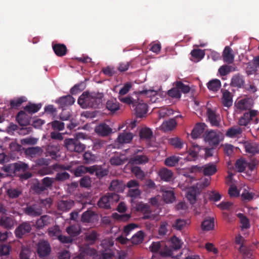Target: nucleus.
I'll list each match as a JSON object with an SVG mask.
<instances>
[{
  "mask_svg": "<svg viewBox=\"0 0 259 259\" xmlns=\"http://www.w3.org/2000/svg\"><path fill=\"white\" fill-rule=\"evenodd\" d=\"M103 98L102 93L85 91L78 98L77 103L83 109H96L102 104Z\"/></svg>",
  "mask_w": 259,
  "mask_h": 259,
  "instance_id": "1",
  "label": "nucleus"
},
{
  "mask_svg": "<svg viewBox=\"0 0 259 259\" xmlns=\"http://www.w3.org/2000/svg\"><path fill=\"white\" fill-rule=\"evenodd\" d=\"M85 135L83 133H78L74 138H68L64 140V143L66 149L70 152L76 153L82 152L85 149V145L80 141V139H85Z\"/></svg>",
  "mask_w": 259,
  "mask_h": 259,
  "instance_id": "2",
  "label": "nucleus"
},
{
  "mask_svg": "<svg viewBox=\"0 0 259 259\" xmlns=\"http://www.w3.org/2000/svg\"><path fill=\"white\" fill-rule=\"evenodd\" d=\"M119 198V195L116 193H107L100 197L97 205L100 208L110 209L118 202Z\"/></svg>",
  "mask_w": 259,
  "mask_h": 259,
  "instance_id": "3",
  "label": "nucleus"
},
{
  "mask_svg": "<svg viewBox=\"0 0 259 259\" xmlns=\"http://www.w3.org/2000/svg\"><path fill=\"white\" fill-rule=\"evenodd\" d=\"M151 252L157 253L159 252L160 254L162 256H172V250L169 247L160 242H153L149 247Z\"/></svg>",
  "mask_w": 259,
  "mask_h": 259,
  "instance_id": "4",
  "label": "nucleus"
},
{
  "mask_svg": "<svg viewBox=\"0 0 259 259\" xmlns=\"http://www.w3.org/2000/svg\"><path fill=\"white\" fill-rule=\"evenodd\" d=\"M204 139L210 145L217 146L221 141L220 133L214 130L207 131L204 135Z\"/></svg>",
  "mask_w": 259,
  "mask_h": 259,
  "instance_id": "5",
  "label": "nucleus"
},
{
  "mask_svg": "<svg viewBox=\"0 0 259 259\" xmlns=\"http://www.w3.org/2000/svg\"><path fill=\"white\" fill-rule=\"evenodd\" d=\"M257 111L255 110H250L249 112H245L239 118L238 124L240 126H246L250 121L253 120L255 121V123H257Z\"/></svg>",
  "mask_w": 259,
  "mask_h": 259,
  "instance_id": "6",
  "label": "nucleus"
},
{
  "mask_svg": "<svg viewBox=\"0 0 259 259\" xmlns=\"http://www.w3.org/2000/svg\"><path fill=\"white\" fill-rule=\"evenodd\" d=\"M32 227L30 222H23L16 228L15 230V236L18 238H22L24 235L29 233Z\"/></svg>",
  "mask_w": 259,
  "mask_h": 259,
  "instance_id": "7",
  "label": "nucleus"
},
{
  "mask_svg": "<svg viewBox=\"0 0 259 259\" xmlns=\"http://www.w3.org/2000/svg\"><path fill=\"white\" fill-rule=\"evenodd\" d=\"M51 251L49 243L46 240H40L37 245V252L40 257L48 256Z\"/></svg>",
  "mask_w": 259,
  "mask_h": 259,
  "instance_id": "8",
  "label": "nucleus"
},
{
  "mask_svg": "<svg viewBox=\"0 0 259 259\" xmlns=\"http://www.w3.org/2000/svg\"><path fill=\"white\" fill-rule=\"evenodd\" d=\"M24 211L26 214L32 217L39 216L42 213V207L38 203L27 205Z\"/></svg>",
  "mask_w": 259,
  "mask_h": 259,
  "instance_id": "9",
  "label": "nucleus"
},
{
  "mask_svg": "<svg viewBox=\"0 0 259 259\" xmlns=\"http://www.w3.org/2000/svg\"><path fill=\"white\" fill-rule=\"evenodd\" d=\"M133 107L134 108L136 116L138 117H143L147 112L148 106L146 103L140 99L136 100Z\"/></svg>",
  "mask_w": 259,
  "mask_h": 259,
  "instance_id": "10",
  "label": "nucleus"
},
{
  "mask_svg": "<svg viewBox=\"0 0 259 259\" xmlns=\"http://www.w3.org/2000/svg\"><path fill=\"white\" fill-rule=\"evenodd\" d=\"M46 156H50L52 159H56L59 155L58 152L60 151V146L57 142H52L47 146Z\"/></svg>",
  "mask_w": 259,
  "mask_h": 259,
  "instance_id": "11",
  "label": "nucleus"
},
{
  "mask_svg": "<svg viewBox=\"0 0 259 259\" xmlns=\"http://www.w3.org/2000/svg\"><path fill=\"white\" fill-rule=\"evenodd\" d=\"M193 170L202 171L204 175L210 176L215 173L217 167L213 163H209L202 167L195 166L193 167Z\"/></svg>",
  "mask_w": 259,
  "mask_h": 259,
  "instance_id": "12",
  "label": "nucleus"
},
{
  "mask_svg": "<svg viewBox=\"0 0 259 259\" xmlns=\"http://www.w3.org/2000/svg\"><path fill=\"white\" fill-rule=\"evenodd\" d=\"M137 209L143 214L142 217L143 220L154 219L153 215L152 214V211L148 204L142 203H139L137 206Z\"/></svg>",
  "mask_w": 259,
  "mask_h": 259,
  "instance_id": "13",
  "label": "nucleus"
},
{
  "mask_svg": "<svg viewBox=\"0 0 259 259\" xmlns=\"http://www.w3.org/2000/svg\"><path fill=\"white\" fill-rule=\"evenodd\" d=\"M95 131L99 136L106 137L112 132V130L106 123H101L95 127Z\"/></svg>",
  "mask_w": 259,
  "mask_h": 259,
  "instance_id": "14",
  "label": "nucleus"
},
{
  "mask_svg": "<svg viewBox=\"0 0 259 259\" xmlns=\"http://www.w3.org/2000/svg\"><path fill=\"white\" fill-rule=\"evenodd\" d=\"M207 115L208 120L213 126L219 127L220 125V117L219 115L215 113V112L211 109L208 108L207 109Z\"/></svg>",
  "mask_w": 259,
  "mask_h": 259,
  "instance_id": "15",
  "label": "nucleus"
},
{
  "mask_svg": "<svg viewBox=\"0 0 259 259\" xmlns=\"http://www.w3.org/2000/svg\"><path fill=\"white\" fill-rule=\"evenodd\" d=\"M16 120L21 126H26L29 124V117L23 110L19 111L16 115Z\"/></svg>",
  "mask_w": 259,
  "mask_h": 259,
  "instance_id": "16",
  "label": "nucleus"
},
{
  "mask_svg": "<svg viewBox=\"0 0 259 259\" xmlns=\"http://www.w3.org/2000/svg\"><path fill=\"white\" fill-rule=\"evenodd\" d=\"M74 201L71 199L61 200L58 203V209L62 211L69 210L74 205Z\"/></svg>",
  "mask_w": 259,
  "mask_h": 259,
  "instance_id": "17",
  "label": "nucleus"
},
{
  "mask_svg": "<svg viewBox=\"0 0 259 259\" xmlns=\"http://www.w3.org/2000/svg\"><path fill=\"white\" fill-rule=\"evenodd\" d=\"M222 56L224 62L228 64L233 63L234 61V56L232 53V49L229 46H226L225 48Z\"/></svg>",
  "mask_w": 259,
  "mask_h": 259,
  "instance_id": "18",
  "label": "nucleus"
},
{
  "mask_svg": "<svg viewBox=\"0 0 259 259\" xmlns=\"http://www.w3.org/2000/svg\"><path fill=\"white\" fill-rule=\"evenodd\" d=\"M222 102L225 107H230L232 105L233 99L231 93L227 90H222Z\"/></svg>",
  "mask_w": 259,
  "mask_h": 259,
  "instance_id": "19",
  "label": "nucleus"
},
{
  "mask_svg": "<svg viewBox=\"0 0 259 259\" xmlns=\"http://www.w3.org/2000/svg\"><path fill=\"white\" fill-rule=\"evenodd\" d=\"M43 152V150L40 147H31L26 148L24 150L25 154L32 158L40 156Z\"/></svg>",
  "mask_w": 259,
  "mask_h": 259,
  "instance_id": "20",
  "label": "nucleus"
},
{
  "mask_svg": "<svg viewBox=\"0 0 259 259\" xmlns=\"http://www.w3.org/2000/svg\"><path fill=\"white\" fill-rule=\"evenodd\" d=\"M245 83V80L243 76L240 74H235L233 76L230 85L232 87L241 88H243Z\"/></svg>",
  "mask_w": 259,
  "mask_h": 259,
  "instance_id": "21",
  "label": "nucleus"
},
{
  "mask_svg": "<svg viewBox=\"0 0 259 259\" xmlns=\"http://www.w3.org/2000/svg\"><path fill=\"white\" fill-rule=\"evenodd\" d=\"M206 125L204 123H197L191 132V136L193 139H197L201 135L205 130Z\"/></svg>",
  "mask_w": 259,
  "mask_h": 259,
  "instance_id": "22",
  "label": "nucleus"
},
{
  "mask_svg": "<svg viewBox=\"0 0 259 259\" xmlns=\"http://www.w3.org/2000/svg\"><path fill=\"white\" fill-rule=\"evenodd\" d=\"M52 48L54 53L58 57L65 56L67 52L66 46L62 44H53Z\"/></svg>",
  "mask_w": 259,
  "mask_h": 259,
  "instance_id": "23",
  "label": "nucleus"
},
{
  "mask_svg": "<svg viewBox=\"0 0 259 259\" xmlns=\"http://www.w3.org/2000/svg\"><path fill=\"white\" fill-rule=\"evenodd\" d=\"M75 99L71 95H67L62 97L58 100V103L62 108L68 106H71L74 104Z\"/></svg>",
  "mask_w": 259,
  "mask_h": 259,
  "instance_id": "24",
  "label": "nucleus"
},
{
  "mask_svg": "<svg viewBox=\"0 0 259 259\" xmlns=\"http://www.w3.org/2000/svg\"><path fill=\"white\" fill-rule=\"evenodd\" d=\"M127 160V158L124 154H117L111 158L110 162L112 165H120L125 163Z\"/></svg>",
  "mask_w": 259,
  "mask_h": 259,
  "instance_id": "25",
  "label": "nucleus"
},
{
  "mask_svg": "<svg viewBox=\"0 0 259 259\" xmlns=\"http://www.w3.org/2000/svg\"><path fill=\"white\" fill-rule=\"evenodd\" d=\"M148 161L149 158L145 155H137L130 160V163L133 164H144Z\"/></svg>",
  "mask_w": 259,
  "mask_h": 259,
  "instance_id": "26",
  "label": "nucleus"
},
{
  "mask_svg": "<svg viewBox=\"0 0 259 259\" xmlns=\"http://www.w3.org/2000/svg\"><path fill=\"white\" fill-rule=\"evenodd\" d=\"M133 138V135L131 133L124 132L120 133L117 140L120 144L130 143Z\"/></svg>",
  "mask_w": 259,
  "mask_h": 259,
  "instance_id": "27",
  "label": "nucleus"
},
{
  "mask_svg": "<svg viewBox=\"0 0 259 259\" xmlns=\"http://www.w3.org/2000/svg\"><path fill=\"white\" fill-rule=\"evenodd\" d=\"M106 107L111 114L114 113L120 109L119 103L115 99L108 100L106 102Z\"/></svg>",
  "mask_w": 259,
  "mask_h": 259,
  "instance_id": "28",
  "label": "nucleus"
},
{
  "mask_svg": "<svg viewBox=\"0 0 259 259\" xmlns=\"http://www.w3.org/2000/svg\"><path fill=\"white\" fill-rule=\"evenodd\" d=\"M162 192V196L164 201L166 203L173 202L176 198L174 191L172 190L163 189Z\"/></svg>",
  "mask_w": 259,
  "mask_h": 259,
  "instance_id": "29",
  "label": "nucleus"
},
{
  "mask_svg": "<svg viewBox=\"0 0 259 259\" xmlns=\"http://www.w3.org/2000/svg\"><path fill=\"white\" fill-rule=\"evenodd\" d=\"M242 133L241 127L237 126H233L229 128L226 133L227 137L234 138L238 137Z\"/></svg>",
  "mask_w": 259,
  "mask_h": 259,
  "instance_id": "30",
  "label": "nucleus"
},
{
  "mask_svg": "<svg viewBox=\"0 0 259 259\" xmlns=\"http://www.w3.org/2000/svg\"><path fill=\"white\" fill-rule=\"evenodd\" d=\"M14 225V221L12 218L4 216L0 219V226L7 229H11Z\"/></svg>",
  "mask_w": 259,
  "mask_h": 259,
  "instance_id": "31",
  "label": "nucleus"
},
{
  "mask_svg": "<svg viewBox=\"0 0 259 259\" xmlns=\"http://www.w3.org/2000/svg\"><path fill=\"white\" fill-rule=\"evenodd\" d=\"M52 220L51 217L47 215H44L40 217V218L38 219L36 222L37 228L38 229H42L44 228L45 226H48L51 223Z\"/></svg>",
  "mask_w": 259,
  "mask_h": 259,
  "instance_id": "32",
  "label": "nucleus"
},
{
  "mask_svg": "<svg viewBox=\"0 0 259 259\" xmlns=\"http://www.w3.org/2000/svg\"><path fill=\"white\" fill-rule=\"evenodd\" d=\"M244 147L246 152L253 155L259 153V148L258 145L255 143L245 142L244 143Z\"/></svg>",
  "mask_w": 259,
  "mask_h": 259,
  "instance_id": "33",
  "label": "nucleus"
},
{
  "mask_svg": "<svg viewBox=\"0 0 259 259\" xmlns=\"http://www.w3.org/2000/svg\"><path fill=\"white\" fill-rule=\"evenodd\" d=\"M159 176L162 180L169 182L172 179L173 174L171 170L166 168H163L159 170Z\"/></svg>",
  "mask_w": 259,
  "mask_h": 259,
  "instance_id": "34",
  "label": "nucleus"
},
{
  "mask_svg": "<svg viewBox=\"0 0 259 259\" xmlns=\"http://www.w3.org/2000/svg\"><path fill=\"white\" fill-rule=\"evenodd\" d=\"M96 214L92 210H88L84 212L81 218V221L83 223H90L93 222Z\"/></svg>",
  "mask_w": 259,
  "mask_h": 259,
  "instance_id": "35",
  "label": "nucleus"
},
{
  "mask_svg": "<svg viewBox=\"0 0 259 259\" xmlns=\"http://www.w3.org/2000/svg\"><path fill=\"white\" fill-rule=\"evenodd\" d=\"M177 123L175 119H171L162 123L161 127L164 132L172 131L176 126Z\"/></svg>",
  "mask_w": 259,
  "mask_h": 259,
  "instance_id": "36",
  "label": "nucleus"
},
{
  "mask_svg": "<svg viewBox=\"0 0 259 259\" xmlns=\"http://www.w3.org/2000/svg\"><path fill=\"white\" fill-rule=\"evenodd\" d=\"M207 87L210 91L217 92L221 87V81L218 79H212L207 83Z\"/></svg>",
  "mask_w": 259,
  "mask_h": 259,
  "instance_id": "37",
  "label": "nucleus"
},
{
  "mask_svg": "<svg viewBox=\"0 0 259 259\" xmlns=\"http://www.w3.org/2000/svg\"><path fill=\"white\" fill-rule=\"evenodd\" d=\"M144 237V234L143 232L139 231L132 236L130 240L131 243L134 245L140 244L143 242Z\"/></svg>",
  "mask_w": 259,
  "mask_h": 259,
  "instance_id": "38",
  "label": "nucleus"
},
{
  "mask_svg": "<svg viewBox=\"0 0 259 259\" xmlns=\"http://www.w3.org/2000/svg\"><path fill=\"white\" fill-rule=\"evenodd\" d=\"M139 135L141 139L150 140L153 135L152 131L148 127L142 128L139 132Z\"/></svg>",
  "mask_w": 259,
  "mask_h": 259,
  "instance_id": "39",
  "label": "nucleus"
},
{
  "mask_svg": "<svg viewBox=\"0 0 259 259\" xmlns=\"http://www.w3.org/2000/svg\"><path fill=\"white\" fill-rule=\"evenodd\" d=\"M83 163L89 164L95 161L96 156L91 152L86 151L83 155Z\"/></svg>",
  "mask_w": 259,
  "mask_h": 259,
  "instance_id": "40",
  "label": "nucleus"
},
{
  "mask_svg": "<svg viewBox=\"0 0 259 259\" xmlns=\"http://www.w3.org/2000/svg\"><path fill=\"white\" fill-rule=\"evenodd\" d=\"M214 221L213 218H209L202 222L201 228L203 230L209 231L213 229Z\"/></svg>",
  "mask_w": 259,
  "mask_h": 259,
  "instance_id": "41",
  "label": "nucleus"
},
{
  "mask_svg": "<svg viewBox=\"0 0 259 259\" xmlns=\"http://www.w3.org/2000/svg\"><path fill=\"white\" fill-rule=\"evenodd\" d=\"M197 190L194 188H191L187 192L186 197L192 204L196 201Z\"/></svg>",
  "mask_w": 259,
  "mask_h": 259,
  "instance_id": "42",
  "label": "nucleus"
},
{
  "mask_svg": "<svg viewBox=\"0 0 259 259\" xmlns=\"http://www.w3.org/2000/svg\"><path fill=\"white\" fill-rule=\"evenodd\" d=\"M110 190H113L117 192L123 191V185L121 181L119 180H113L109 186Z\"/></svg>",
  "mask_w": 259,
  "mask_h": 259,
  "instance_id": "43",
  "label": "nucleus"
},
{
  "mask_svg": "<svg viewBox=\"0 0 259 259\" xmlns=\"http://www.w3.org/2000/svg\"><path fill=\"white\" fill-rule=\"evenodd\" d=\"M170 246L169 247L172 251L177 250L180 249L182 247V242L180 239L176 236H173L170 239Z\"/></svg>",
  "mask_w": 259,
  "mask_h": 259,
  "instance_id": "44",
  "label": "nucleus"
},
{
  "mask_svg": "<svg viewBox=\"0 0 259 259\" xmlns=\"http://www.w3.org/2000/svg\"><path fill=\"white\" fill-rule=\"evenodd\" d=\"M114 241L113 239L110 238H105L101 241L100 246L102 247V250H107L111 249L112 247L114 245Z\"/></svg>",
  "mask_w": 259,
  "mask_h": 259,
  "instance_id": "45",
  "label": "nucleus"
},
{
  "mask_svg": "<svg viewBox=\"0 0 259 259\" xmlns=\"http://www.w3.org/2000/svg\"><path fill=\"white\" fill-rule=\"evenodd\" d=\"M41 106V104L30 103L24 107V110L29 113H35L40 109Z\"/></svg>",
  "mask_w": 259,
  "mask_h": 259,
  "instance_id": "46",
  "label": "nucleus"
},
{
  "mask_svg": "<svg viewBox=\"0 0 259 259\" xmlns=\"http://www.w3.org/2000/svg\"><path fill=\"white\" fill-rule=\"evenodd\" d=\"M168 141L172 146L179 149H182L184 144L183 141L178 137L170 138Z\"/></svg>",
  "mask_w": 259,
  "mask_h": 259,
  "instance_id": "47",
  "label": "nucleus"
},
{
  "mask_svg": "<svg viewBox=\"0 0 259 259\" xmlns=\"http://www.w3.org/2000/svg\"><path fill=\"white\" fill-rule=\"evenodd\" d=\"M22 192L20 189L10 188L7 190V194L10 198H17L21 194Z\"/></svg>",
  "mask_w": 259,
  "mask_h": 259,
  "instance_id": "48",
  "label": "nucleus"
},
{
  "mask_svg": "<svg viewBox=\"0 0 259 259\" xmlns=\"http://www.w3.org/2000/svg\"><path fill=\"white\" fill-rule=\"evenodd\" d=\"M179 160L180 158L179 157L172 156L166 158L165 160L164 163L168 166H175L178 163Z\"/></svg>",
  "mask_w": 259,
  "mask_h": 259,
  "instance_id": "49",
  "label": "nucleus"
},
{
  "mask_svg": "<svg viewBox=\"0 0 259 259\" xmlns=\"http://www.w3.org/2000/svg\"><path fill=\"white\" fill-rule=\"evenodd\" d=\"M131 170L137 179L143 180L145 178V173L140 167L138 166H134L132 168Z\"/></svg>",
  "mask_w": 259,
  "mask_h": 259,
  "instance_id": "50",
  "label": "nucleus"
},
{
  "mask_svg": "<svg viewBox=\"0 0 259 259\" xmlns=\"http://www.w3.org/2000/svg\"><path fill=\"white\" fill-rule=\"evenodd\" d=\"M106 141L100 139H94L93 140V150H99L105 146Z\"/></svg>",
  "mask_w": 259,
  "mask_h": 259,
  "instance_id": "51",
  "label": "nucleus"
},
{
  "mask_svg": "<svg viewBox=\"0 0 259 259\" xmlns=\"http://www.w3.org/2000/svg\"><path fill=\"white\" fill-rule=\"evenodd\" d=\"M92 180L88 176H85L82 177L79 181L80 186L82 188H88L91 187Z\"/></svg>",
  "mask_w": 259,
  "mask_h": 259,
  "instance_id": "52",
  "label": "nucleus"
},
{
  "mask_svg": "<svg viewBox=\"0 0 259 259\" xmlns=\"http://www.w3.org/2000/svg\"><path fill=\"white\" fill-rule=\"evenodd\" d=\"M238 217L240 220V223L242 224L241 227L242 229H248L250 227L249 220L242 213H238Z\"/></svg>",
  "mask_w": 259,
  "mask_h": 259,
  "instance_id": "53",
  "label": "nucleus"
},
{
  "mask_svg": "<svg viewBox=\"0 0 259 259\" xmlns=\"http://www.w3.org/2000/svg\"><path fill=\"white\" fill-rule=\"evenodd\" d=\"M234 70V69L232 66L228 65H224L219 69V72L221 76H225Z\"/></svg>",
  "mask_w": 259,
  "mask_h": 259,
  "instance_id": "54",
  "label": "nucleus"
},
{
  "mask_svg": "<svg viewBox=\"0 0 259 259\" xmlns=\"http://www.w3.org/2000/svg\"><path fill=\"white\" fill-rule=\"evenodd\" d=\"M187 224V221L184 219H177L172 225V227L177 230H181Z\"/></svg>",
  "mask_w": 259,
  "mask_h": 259,
  "instance_id": "55",
  "label": "nucleus"
},
{
  "mask_svg": "<svg viewBox=\"0 0 259 259\" xmlns=\"http://www.w3.org/2000/svg\"><path fill=\"white\" fill-rule=\"evenodd\" d=\"M247 166V162L243 159H238L235 163V167L238 172H243Z\"/></svg>",
  "mask_w": 259,
  "mask_h": 259,
  "instance_id": "56",
  "label": "nucleus"
},
{
  "mask_svg": "<svg viewBox=\"0 0 259 259\" xmlns=\"http://www.w3.org/2000/svg\"><path fill=\"white\" fill-rule=\"evenodd\" d=\"M38 139L33 137H27L20 140L22 145H34L37 143Z\"/></svg>",
  "mask_w": 259,
  "mask_h": 259,
  "instance_id": "57",
  "label": "nucleus"
},
{
  "mask_svg": "<svg viewBox=\"0 0 259 259\" xmlns=\"http://www.w3.org/2000/svg\"><path fill=\"white\" fill-rule=\"evenodd\" d=\"M61 231L58 226H55L49 229V235L53 237L58 238L61 235Z\"/></svg>",
  "mask_w": 259,
  "mask_h": 259,
  "instance_id": "58",
  "label": "nucleus"
},
{
  "mask_svg": "<svg viewBox=\"0 0 259 259\" xmlns=\"http://www.w3.org/2000/svg\"><path fill=\"white\" fill-rule=\"evenodd\" d=\"M175 85L178 89L179 91L181 90V91L184 94L188 93L190 92V88L189 86L184 84L182 81H176Z\"/></svg>",
  "mask_w": 259,
  "mask_h": 259,
  "instance_id": "59",
  "label": "nucleus"
},
{
  "mask_svg": "<svg viewBox=\"0 0 259 259\" xmlns=\"http://www.w3.org/2000/svg\"><path fill=\"white\" fill-rule=\"evenodd\" d=\"M25 101H26V98L21 97L15 100H11L10 101V106L13 108H16L21 106V105Z\"/></svg>",
  "mask_w": 259,
  "mask_h": 259,
  "instance_id": "60",
  "label": "nucleus"
},
{
  "mask_svg": "<svg viewBox=\"0 0 259 259\" xmlns=\"http://www.w3.org/2000/svg\"><path fill=\"white\" fill-rule=\"evenodd\" d=\"M98 234L95 231L89 233L85 235V240L90 244H93L97 239Z\"/></svg>",
  "mask_w": 259,
  "mask_h": 259,
  "instance_id": "61",
  "label": "nucleus"
},
{
  "mask_svg": "<svg viewBox=\"0 0 259 259\" xmlns=\"http://www.w3.org/2000/svg\"><path fill=\"white\" fill-rule=\"evenodd\" d=\"M167 95L169 97L176 99H180L181 97L180 91H179L178 89L176 87L168 91Z\"/></svg>",
  "mask_w": 259,
  "mask_h": 259,
  "instance_id": "62",
  "label": "nucleus"
},
{
  "mask_svg": "<svg viewBox=\"0 0 259 259\" xmlns=\"http://www.w3.org/2000/svg\"><path fill=\"white\" fill-rule=\"evenodd\" d=\"M192 57L197 59H202L205 55L204 51L200 49H194L191 51Z\"/></svg>",
  "mask_w": 259,
  "mask_h": 259,
  "instance_id": "63",
  "label": "nucleus"
},
{
  "mask_svg": "<svg viewBox=\"0 0 259 259\" xmlns=\"http://www.w3.org/2000/svg\"><path fill=\"white\" fill-rule=\"evenodd\" d=\"M221 198V194L215 191H211L208 194V199L210 201L217 202L220 200Z\"/></svg>",
  "mask_w": 259,
  "mask_h": 259,
  "instance_id": "64",
  "label": "nucleus"
}]
</instances>
